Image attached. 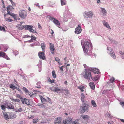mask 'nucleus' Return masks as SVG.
<instances>
[{
  "mask_svg": "<svg viewBox=\"0 0 124 124\" xmlns=\"http://www.w3.org/2000/svg\"><path fill=\"white\" fill-rule=\"evenodd\" d=\"M81 44L84 53H87L89 49L91 50H92V46L91 43L88 42L87 41H85L83 44L82 41L81 40Z\"/></svg>",
  "mask_w": 124,
  "mask_h": 124,
  "instance_id": "nucleus-1",
  "label": "nucleus"
},
{
  "mask_svg": "<svg viewBox=\"0 0 124 124\" xmlns=\"http://www.w3.org/2000/svg\"><path fill=\"white\" fill-rule=\"evenodd\" d=\"M88 68V70L87 69H85V71L83 72V75L85 78L90 80L91 79H92V77L91 76L90 72L91 70H89V68Z\"/></svg>",
  "mask_w": 124,
  "mask_h": 124,
  "instance_id": "nucleus-2",
  "label": "nucleus"
},
{
  "mask_svg": "<svg viewBox=\"0 0 124 124\" xmlns=\"http://www.w3.org/2000/svg\"><path fill=\"white\" fill-rule=\"evenodd\" d=\"M89 107V106L87 104L84 103H82V106L80 107V112L83 113L85 111H87L88 108Z\"/></svg>",
  "mask_w": 124,
  "mask_h": 124,
  "instance_id": "nucleus-3",
  "label": "nucleus"
},
{
  "mask_svg": "<svg viewBox=\"0 0 124 124\" xmlns=\"http://www.w3.org/2000/svg\"><path fill=\"white\" fill-rule=\"evenodd\" d=\"M107 52L111 57L114 59H115L116 58V56L113 50V49L109 47H108L107 48Z\"/></svg>",
  "mask_w": 124,
  "mask_h": 124,
  "instance_id": "nucleus-4",
  "label": "nucleus"
},
{
  "mask_svg": "<svg viewBox=\"0 0 124 124\" xmlns=\"http://www.w3.org/2000/svg\"><path fill=\"white\" fill-rule=\"evenodd\" d=\"M27 12L24 10H20L19 12V16L22 19H24L26 17Z\"/></svg>",
  "mask_w": 124,
  "mask_h": 124,
  "instance_id": "nucleus-5",
  "label": "nucleus"
},
{
  "mask_svg": "<svg viewBox=\"0 0 124 124\" xmlns=\"http://www.w3.org/2000/svg\"><path fill=\"white\" fill-rule=\"evenodd\" d=\"M48 18L52 21H53L55 24L57 25H60V23L55 18L49 16H48Z\"/></svg>",
  "mask_w": 124,
  "mask_h": 124,
  "instance_id": "nucleus-6",
  "label": "nucleus"
},
{
  "mask_svg": "<svg viewBox=\"0 0 124 124\" xmlns=\"http://www.w3.org/2000/svg\"><path fill=\"white\" fill-rule=\"evenodd\" d=\"M84 16L86 17L91 18L92 17L93 15L92 12L91 11H89L88 12H85L84 13Z\"/></svg>",
  "mask_w": 124,
  "mask_h": 124,
  "instance_id": "nucleus-7",
  "label": "nucleus"
},
{
  "mask_svg": "<svg viewBox=\"0 0 124 124\" xmlns=\"http://www.w3.org/2000/svg\"><path fill=\"white\" fill-rule=\"evenodd\" d=\"M33 26L32 25H22L20 27V29L22 30L24 28H25L26 30H29L30 31L31 28H32Z\"/></svg>",
  "mask_w": 124,
  "mask_h": 124,
  "instance_id": "nucleus-8",
  "label": "nucleus"
},
{
  "mask_svg": "<svg viewBox=\"0 0 124 124\" xmlns=\"http://www.w3.org/2000/svg\"><path fill=\"white\" fill-rule=\"evenodd\" d=\"M80 25H79L78 27L75 29V33L77 34H78L81 32L82 29Z\"/></svg>",
  "mask_w": 124,
  "mask_h": 124,
  "instance_id": "nucleus-9",
  "label": "nucleus"
},
{
  "mask_svg": "<svg viewBox=\"0 0 124 124\" xmlns=\"http://www.w3.org/2000/svg\"><path fill=\"white\" fill-rule=\"evenodd\" d=\"M72 121V119L71 118H68L65 120L63 121L64 124H69Z\"/></svg>",
  "mask_w": 124,
  "mask_h": 124,
  "instance_id": "nucleus-10",
  "label": "nucleus"
},
{
  "mask_svg": "<svg viewBox=\"0 0 124 124\" xmlns=\"http://www.w3.org/2000/svg\"><path fill=\"white\" fill-rule=\"evenodd\" d=\"M0 57H2L8 60L10 59L6 55L5 53L0 51Z\"/></svg>",
  "mask_w": 124,
  "mask_h": 124,
  "instance_id": "nucleus-11",
  "label": "nucleus"
},
{
  "mask_svg": "<svg viewBox=\"0 0 124 124\" xmlns=\"http://www.w3.org/2000/svg\"><path fill=\"white\" fill-rule=\"evenodd\" d=\"M89 70H91V71L95 73H96L98 74L100 73L99 70L98 69H96V68H89Z\"/></svg>",
  "mask_w": 124,
  "mask_h": 124,
  "instance_id": "nucleus-12",
  "label": "nucleus"
},
{
  "mask_svg": "<svg viewBox=\"0 0 124 124\" xmlns=\"http://www.w3.org/2000/svg\"><path fill=\"white\" fill-rule=\"evenodd\" d=\"M6 108L11 109H13L14 108V107L12 104L10 103H7L5 104Z\"/></svg>",
  "mask_w": 124,
  "mask_h": 124,
  "instance_id": "nucleus-13",
  "label": "nucleus"
},
{
  "mask_svg": "<svg viewBox=\"0 0 124 124\" xmlns=\"http://www.w3.org/2000/svg\"><path fill=\"white\" fill-rule=\"evenodd\" d=\"M39 56V58L40 59L44 60L45 58L44 56V54L43 52H39L38 54Z\"/></svg>",
  "mask_w": 124,
  "mask_h": 124,
  "instance_id": "nucleus-14",
  "label": "nucleus"
},
{
  "mask_svg": "<svg viewBox=\"0 0 124 124\" xmlns=\"http://www.w3.org/2000/svg\"><path fill=\"white\" fill-rule=\"evenodd\" d=\"M61 120L62 118L60 117L55 119L54 124H59L61 122Z\"/></svg>",
  "mask_w": 124,
  "mask_h": 124,
  "instance_id": "nucleus-15",
  "label": "nucleus"
},
{
  "mask_svg": "<svg viewBox=\"0 0 124 124\" xmlns=\"http://www.w3.org/2000/svg\"><path fill=\"white\" fill-rule=\"evenodd\" d=\"M50 51L52 53V54L54 53V52H52L54 51L55 50V49L54 48V45L52 43H50Z\"/></svg>",
  "mask_w": 124,
  "mask_h": 124,
  "instance_id": "nucleus-16",
  "label": "nucleus"
},
{
  "mask_svg": "<svg viewBox=\"0 0 124 124\" xmlns=\"http://www.w3.org/2000/svg\"><path fill=\"white\" fill-rule=\"evenodd\" d=\"M102 23L104 26H105L108 28H110V26L107 22H106L104 20H103L102 21Z\"/></svg>",
  "mask_w": 124,
  "mask_h": 124,
  "instance_id": "nucleus-17",
  "label": "nucleus"
},
{
  "mask_svg": "<svg viewBox=\"0 0 124 124\" xmlns=\"http://www.w3.org/2000/svg\"><path fill=\"white\" fill-rule=\"evenodd\" d=\"M81 100L83 102V103H85L84 101V98L85 97V96L83 93H81Z\"/></svg>",
  "mask_w": 124,
  "mask_h": 124,
  "instance_id": "nucleus-18",
  "label": "nucleus"
},
{
  "mask_svg": "<svg viewBox=\"0 0 124 124\" xmlns=\"http://www.w3.org/2000/svg\"><path fill=\"white\" fill-rule=\"evenodd\" d=\"M89 85L91 88L93 90L95 88V85L93 83H89Z\"/></svg>",
  "mask_w": 124,
  "mask_h": 124,
  "instance_id": "nucleus-19",
  "label": "nucleus"
},
{
  "mask_svg": "<svg viewBox=\"0 0 124 124\" xmlns=\"http://www.w3.org/2000/svg\"><path fill=\"white\" fill-rule=\"evenodd\" d=\"M40 99L42 103L43 104L45 103V102L46 101V100L42 96H40Z\"/></svg>",
  "mask_w": 124,
  "mask_h": 124,
  "instance_id": "nucleus-20",
  "label": "nucleus"
},
{
  "mask_svg": "<svg viewBox=\"0 0 124 124\" xmlns=\"http://www.w3.org/2000/svg\"><path fill=\"white\" fill-rule=\"evenodd\" d=\"M41 82L39 81L36 84L37 86H36V87L38 88H40L41 87Z\"/></svg>",
  "mask_w": 124,
  "mask_h": 124,
  "instance_id": "nucleus-21",
  "label": "nucleus"
},
{
  "mask_svg": "<svg viewBox=\"0 0 124 124\" xmlns=\"http://www.w3.org/2000/svg\"><path fill=\"white\" fill-rule=\"evenodd\" d=\"M82 117L84 120H87L89 118V116L87 115H83Z\"/></svg>",
  "mask_w": 124,
  "mask_h": 124,
  "instance_id": "nucleus-22",
  "label": "nucleus"
},
{
  "mask_svg": "<svg viewBox=\"0 0 124 124\" xmlns=\"http://www.w3.org/2000/svg\"><path fill=\"white\" fill-rule=\"evenodd\" d=\"M101 8L102 11V13L104 15H105L107 13L106 10L104 8Z\"/></svg>",
  "mask_w": 124,
  "mask_h": 124,
  "instance_id": "nucleus-23",
  "label": "nucleus"
},
{
  "mask_svg": "<svg viewBox=\"0 0 124 124\" xmlns=\"http://www.w3.org/2000/svg\"><path fill=\"white\" fill-rule=\"evenodd\" d=\"M92 105L94 107H96L97 105L95 103V101L94 100H92L91 102Z\"/></svg>",
  "mask_w": 124,
  "mask_h": 124,
  "instance_id": "nucleus-24",
  "label": "nucleus"
},
{
  "mask_svg": "<svg viewBox=\"0 0 124 124\" xmlns=\"http://www.w3.org/2000/svg\"><path fill=\"white\" fill-rule=\"evenodd\" d=\"M4 116L5 119L7 120L9 118L6 113H5L4 114Z\"/></svg>",
  "mask_w": 124,
  "mask_h": 124,
  "instance_id": "nucleus-25",
  "label": "nucleus"
},
{
  "mask_svg": "<svg viewBox=\"0 0 124 124\" xmlns=\"http://www.w3.org/2000/svg\"><path fill=\"white\" fill-rule=\"evenodd\" d=\"M78 88L82 92H83L84 91V90H83L84 88V87L82 85H80L78 86Z\"/></svg>",
  "mask_w": 124,
  "mask_h": 124,
  "instance_id": "nucleus-26",
  "label": "nucleus"
},
{
  "mask_svg": "<svg viewBox=\"0 0 124 124\" xmlns=\"http://www.w3.org/2000/svg\"><path fill=\"white\" fill-rule=\"evenodd\" d=\"M25 104H26L27 105H31L30 104V101L28 99H26V100L24 103Z\"/></svg>",
  "mask_w": 124,
  "mask_h": 124,
  "instance_id": "nucleus-27",
  "label": "nucleus"
},
{
  "mask_svg": "<svg viewBox=\"0 0 124 124\" xmlns=\"http://www.w3.org/2000/svg\"><path fill=\"white\" fill-rule=\"evenodd\" d=\"M61 1L62 6L66 5V0H61Z\"/></svg>",
  "mask_w": 124,
  "mask_h": 124,
  "instance_id": "nucleus-28",
  "label": "nucleus"
},
{
  "mask_svg": "<svg viewBox=\"0 0 124 124\" xmlns=\"http://www.w3.org/2000/svg\"><path fill=\"white\" fill-rule=\"evenodd\" d=\"M37 105L39 106L40 108H45V107L44 105L42 104L41 103H38Z\"/></svg>",
  "mask_w": 124,
  "mask_h": 124,
  "instance_id": "nucleus-29",
  "label": "nucleus"
},
{
  "mask_svg": "<svg viewBox=\"0 0 124 124\" xmlns=\"http://www.w3.org/2000/svg\"><path fill=\"white\" fill-rule=\"evenodd\" d=\"M41 47L42 48V50L43 51L44 50L45 47V45L44 43H43L41 44Z\"/></svg>",
  "mask_w": 124,
  "mask_h": 124,
  "instance_id": "nucleus-30",
  "label": "nucleus"
},
{
  "mask_svg": "<svg viewBox=\"0 0 124 124\" xmlns=\"http://www.w3.org/2000/svg\"><path fill=\"white\" fill-rule=\"evenodd\" d=\"M61 91V89L58 88V87H55V90L54 92H57V93H60V92Z\"/></svg>",
  "mask_w": 124,
  "mask_h": 124,
  "instance_id": "nucleus-31",
  "label": "nucleus"
},
{
  "mask_svg": "<svg viewBox=\"0 0 124 124\" xmlns=\"http://www.w3.org/2000/svg\"><path fill=\"white\" fill-rule=\"evenodd\" d=\"M52 75L53 78H55L56 77V75L55 73V71L54 70H53L52 72Z\"/></svg>",
  "mask_w": 124,
  "mask_h": 124,
  "instance_id": "nucleus-32",
  "label": "nucleus"
},
{
  "mask_svg": "<svg viewBox=\"0 0 124 124\" xmlns=\"http://www.w3.org/2000/svg\"><path fill=\"white\" fill-rule=\"evenodd\" d=\"M7 8H8V9H9L10 10H12L13 9H14L13 8V7L10 5H9L7 7Z\"/></svg>",
  "mask_w": 124,
  "mask_h": 124,
  "instance_id": "nucleus-33",
  "label": "nucleus"
},
{
  "mask_svg": "<svg viewBox=\"0 0 124 124\" xmlns=\"http://www.w3.org/2000/svg\"><path fill=\"white\" fill-rule=\"evenodd\" d=\"M23 90L24 91H25L26 93H29V92L28 90L26 88L24 87H23Z\"/></svg>",
  "mask_w": 124,
  "mask_h": 124,
  "instance_id": "nucleus-34",
  "label": "nucleus"
},
{
  "mask_svg": "<svg viewBox=\"0 0 124 124\" xmlns=\"http://www.w3.org/2000/svg\"><path fill=\"white\" fill-rule=\"evenodd\" d=\"M115 79V78L113 77H112V78H111L110 79L109 82L110 83H112L114 81Z\"/></svg>",
  "mask_w": 124,
  "mask_h": 124,
  "instance_id": "nucleus-35",
  "label": "nucleus"
},
{
  "mask_svg": "<svg viewBox=\"0 0 124 124\" xmlns=\"http://www.w3.org/2000/svg\"><path fill=\"white\" fill-rule=\"evenodd\" d=\"M26 98H23L22 97L20 99L22 101V103L24 104V103L25 102V100H26Z\"/></svg>",
  "mask_w": 124,
  "mask_h": 124,
  "instance_id": "nucleus-36",
  "label": "nucleus"
},
{
  "mask_svg": "<svg viewBox=\"0 0 124 124\" xmlns=\"http://www.w3.org/2000/svg\"><path fill=\"white\" fill-rule=\"evenodd\" d=\"M0 30L4 32H5L6 30H5V28L3 27H2L0 26Z\"/></svg>",
  "mask_w": 124,
  "mask_h": 124,
  "instance_id": "nucleus-37",
  "label": "nucleus"
},
{
  "mask_svg": "<svg viewBox=\"0 0 124 124\" xmlns=\"http://www.w3.org/2000/svg\"><path fill=\"white\" fill-rule=\"evenodd\" d=\"M10 87L13 90H14L16 88V87L14 85L12 84L10 85Z\"/></svg>",
  "mask_w": 124,
  "mask_h": 124,
  "instance_id": "nucleus-38",
  "label": "nucleus"
},
{
  "mask_svg": "<svg viewBox=\"0 0 124 124\" xmlns=\"http://www.w3.org/2000/svg\"><path fill=\"white\" fill-rule=\"evenodd\" d=\"M1 109L2 110H4V111L5 110V108H6V106L4 105H2L1 106Z\"/></svg>",
  "mask_w": 124,
  "mask_h": 124,
  "instance_id": "nucleus-39",
  "label": "nucleus"
},
{
  "mask_svg": "<svg viewBox=\"0 0 124 124\" xmlns=\"http://www.w3.org/2000/svg\"><path fill=\"white\" fill-rule=\"evenodd\" d=\"M55 59L56 61L57 62H58L59 63H60V59L58 57H56L55 58Z\"/></svg>",
  "mask_w": 124,
  "mask_h": 124,
  "instance_id": "nucleus-40",
  "label": "nucleus"
},
{
  "mask_svg": "<svg viewBox=\"0 0 124 124\" xmlns=\"http://www.w3.org/2000/svg\"><path fill=\"white\" fill-rule=\"evenodd\" d=\"M30 31L33 33H37L36 31H35V30H33L32 28H31V29L30 30Z\"/></svg>",
  "mask_w": 124,
  "mask_h": 124,
  "instance_id": "nucleus-41",
  "label": "nucleus"
},
{
  "mask_svg": "<svg viewBox=\"0 0 124 124\" xmlns=\"http://www.w3.org/2000/svg\"><path fill=\"white\" fill-rule=\"evenodd\" d=\"M56 87H52L50 88V89L51 91H55V89Z\"/></svg>",
  "mask_w": 124,
  "mask_h": 124,
  "instance_id": "nucleus-42",
  "label": "nucleus"
},
{
  "mask_svg": "<svg viewBox=\"0 0 124 124\" xmlns=\"http://www.w3.org/2000/svg\"><path fill=\"white\" fill-rule=\"evenodd\" d=\"M13 53L15 55V56H16L18 54V52L16 50L13 52Z\"/></svg>",
  "mask_w": 124,
  "mask_h": 124,
  "instance_id": "nucleus-43",
  "label": "nucleus"
},
{
  "mask_svg": "<svg viewBox=\"0 0 124 124\" xmlns=\"http://www.w3.org/2000/svg\"><path fill=\"white\" fill-rule=\"evenodd\" d=\"M38 122V119H34L33 120V122L34 123H37Z\"/></svg>",
  "mask_w": 124,
  "mask_h": 124,
  "instance_id": "nucleus-44",
  "label": "nucleus"
},
{
  "mask_svg": "<svg viewBox=\"0 0 124 124\" xmlns=\"http://www.w3.org/2000/svg\"><path fill=\"white\" fill-rule=\"evenodd\" d=\"M13 101L14 102H19L20 101V100L18 99H12Z\"/></svg>",
  "mask_w": 124,
  "mask_h": 124,
  "instance_id": "nucleus-45",
  "label": "nucleus"
},
{
  "mask_svg": "<svg viewBox=\"0 0 124 124\" xmlns=\"http://www.w3.org/2000/svg\"><path fill=\"white\" fill-rule=\"evenodd\" d=\"M30 37L31 38V40H34L36 39V38L35 37H33V36H32Z\"/></svg>",
  "mask_w": 124,
  "mask_h": 124,
  "instance_id": "nucleus-46",
  "label": "nucleus"
},
{
  "mask_svg": "<svg viewBox=\"0 0 124 124\" xmlns=\"http://www.w3.org/2000/svg\"><path fill=\"white\" fill-rule=\"evenodd\" d=\"M48 80L51 83H54L55 81V80L54 79L51 80L50 78L48 79Z\"/></svg>",
  "mask_w": 124,
  "mask_h": 124,
  "instance_id": "nucleus-47",
  "label": "nucleus"
},
{
  "mask_svg": "<svg viewBox=\"0 0 124 124\" xmlns=\"http://www.w3.org/2000/svg\"><path fill=\"white\" fill-rule=\"evenodd\" d=\"M17 14H15V16H14L13 17L14 18V19L16 20L17 19Z\"/></svg>",
  "mask_w": 124,
  "mask_h": 124,
  "instance_id": "nucleus-48",
  "label": "nucleus"
},
{
  "mask_svg": "<svg viewBox=\"0 0 124 124\" xmlns=\"http://www.w3.org/2000/svg\"><path fill=\"white\" fill-rule=\"evenodd\" d=\"M98 78L97 77H94L93 79V78H92V79L94 81H96V80H98Z\"/></svg>",
  "mask_w": 124,
  "mask_h": 124,
  "instance_id": "nucleus-49",
  "label": "nucleus"
},
{
  "mask_svg": "<svg viewBox=\"0 0 124 124\" xmlns=\"http://www.w3.org/2000/svg\"><path fill=\"white\" fill-rule=\"evenodd\" d=\"M78 124V120H76L72 123V124Z\"/></svg>",
  "mask_w": 124,
  "mask_h": 124,
  "instance_id": "nucleus-50",
  "label": "nucleus"
},
{
  "mask_svg": "<svg viewBox=\"0 0 124 124\" xmlns=\"http://www.w3.org/2000/svg\"><path fill=\"white\" fill-rule=\"evenodd\" d=\"M22 110V109L21 108H20L19 109H18V110H17L16 111V112H21Z\"/></svg>",
  "mask_w": 124,
  "mask_h": 124,
  "instance_id": "nucleus-51",
  "label": "nucleus"
},
{
  "mask_svg": "<svg viewBox=\"0 0 124 124\" xmlns=\"http://www.w3.org/2000/svg\"><path fill=\"white\" fill-rule=\"evenodd\" d=\"M11 2V4L12 5H13V7H14L15 6L16 4L14 2H13L12 1H12H10Z\"/></svg>",
  "mask_w": 124,
  "mask_h": 124,
  "instance_id": "nucleus-52",
  "label": "nucleus"
},
{
  "mask_svg": "<svg viewBox=\"0 0 124 124\" xmlns=\"http://www.w3.org/2000/svg\"><path fill=\"white\" fill-rule=\"evenodd\" d=\"M6 10L5 9H3L2 8H1V11H2V13H4V14H5V13H6Z\"/></svg>",
  "mask_w": 124,
  "mask_h": 124,
  "instance_id": "nucleus-53",
  "label": "nucleus"
},
{
  "mask_svg": "<svg viewBox=\"0 0 124 124\" xmlns=\"http://www.w3.org/2000/svg\"><path fill=\"white\" fill-rule=\"evenodd\" d=\"M16 88L17 89V90L19 91V92L20 93H22V91L19 88H17V87H16Z\"/></svg>",
  "mask_w": 124,
  "mask_h": 124,
  "instance_id": "nucleus-54",
  "label": "nucleus"
},
{
  "mask_svg": "<svg viewBox=\"0 0 124 124\" xmlns=\"http://www.w3.org/2000/svg\"><path fill=\"white\" fill-rule=\"evenodd\" d=\"M29 37H30L28 35H24L23 36V38H28Z\"/></svg>",
  "mask_w": 124,
  "mask_h": 124,
  "instance_id": "nucleus-55",
  "label": "nucleus"
},
{
  "mask_svg": "<svg viewBox=\"0 0 124 124\" xmlns=\"http://www.w3.org/2000/svg\"><path fill=\"white\" fill-rule=\"evenodd\" d=\"M7 11L8 12L7 13V14L8 15L9 14L10 15L11 13H10V12L9 11V9H8V8H7Z\"/></svg>",
  "mask_w": 124,
  "mask_h": 124,
  "instance_id": "nucleus-56",
  "label": "nucleus"
},
{
  "mask_svg": "<svg viewBox=\"0 0 124 124\" xmlns=\"http://www.w3.org/2000/svg\"><path fill=\"white\" fill-rule=\"evenodd\" d=\"M16 97L18 98H19L20 99L22 97L20 95L18 94H17L16 95Z\"/></svg>",
  "mask_w": 124,
  "mask_h": 124,
  "instance_id": "nucleus-57",
  "label": "nucleus"
},
{
  "mask_svg": "<svg viewBox=\"0 0 124 124\" xmlns=\"http://www.w3.org/2000/svg\"><path fill=\"white\" fill-rule=\"evenodd\" d=\"M34 117V116L33 115H32L31 116L29 117L28 116V118L30 119H32Z\"/></svg>",
  "mask_w": 124,
  "mask_h": 124,
  "instance_id": "nucleus-58",
  "label": "nucleus"
},
{
  "mask_svg": "<svg viewBox=\"0 0 124 124\" xmlns=\"http://www.w3.org/2000/svg\"><path fill=\"white\" fill-rule=\"evenodd\" d=\"M120 104L122 106H124V102H121L120 103Z\"/></svg>",
  "mask_w": 124,
  "mask_h": 124,
  "instance_id": "nucleus-59",
  "label": "nucleus"
},
{
  "mask_svg": "<svg viewBox=\"0 0 124 124\" xmlns=\"http://www.w3.org/2000/svg\"><path fill=\"white\" fill-rule=\"evenodd\" d=\"M63 90L64 91H65L66 93L67 94H68L69 93L68 91L67 90Z\"/></svg>",
  "mask_w": 124,
  "mask_h": 124,
  "instance_id": "nucleus-60",
  "label": "nucleus"
},
{
  "mask_svg": "<svg viewBox=\"0 0 124 124\" xmlns=\"http://www.w3.org/2000/svg\"><path fill=\"white\" fill-rule=\"evenodd\" d=\"M6 19L8 20V21L9 22H12L13 21L11 19H9V18H7Z\"/></svg>",
  "mask_w": 124,
  "mask_h": 124,
  "instance_id": "nucleus-61",
  "label": "nucleus"
},
{
  "mask_svg": "<svg viewBox=\"0 0 124 124\" xmlns=\"http://www.w3.org/2000/svg\"><path fill=\"white\" fill-rule=\"evenodd\" d=\"M119 53L120 54L124 56V52L122 51H120Z\"/></svg>",
  "mask_w": 124,
  "mask_h": 124,
  "instance_id": "nucleus-62",
  "label": "nucleus"
},
{
  "mask_svg": "<svg viewBox=\"0 0 124 124\" xmlns=\"http://www.w3.org/2000/svg\"><path fill=\"white\" fill-rule=\"evenodd\" d=\"M47 98L48 100V102L50 103H51V99L48 97Z\"/></svg>",
  "mask_w": 124,
  "mask_h": 124,
  "instance_id": "nucleus-63",
  "label": "nucleus"
},
{
  "mask_svg": "<svg viewBox=\"0 0 124 124\" xmlns=\"http://www.w3.org/2000/svg\"><path fill=\"white\" fill-rule=\"evenodd\" d=\"M20 124H25V122L24 121H21L20 122Z\"/></svg>",
  "mask_w": 124,
  "mask_h": 124,
  "instance_id": "nucleus-64",
  "label": "nucleus"
}]
</instances>
